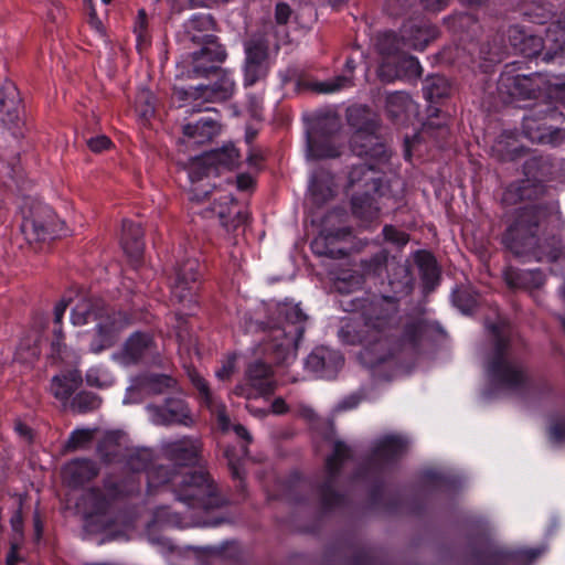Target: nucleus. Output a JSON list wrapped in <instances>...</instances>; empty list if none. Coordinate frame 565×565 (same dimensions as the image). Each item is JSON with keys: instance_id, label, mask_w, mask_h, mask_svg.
I'll return each instance as SVG.
<instances>
[{"instance_id": "obj_46", "label": "nucleus", "mask_w": 565, "mask_h": 565, "mask_svg": "<svg viewBox=\"0 0 565 565\" xmlns=\"http://www.w3.org/2000/svg\"><path fill=\"white\" fill-rule=\"evenodd\" d=\"M100 399L93 393L81 392L71 402V408L77 413H87L97 409Z\"/></svg>"}, {"instance_id": "obj_10", "label": "nucleus", "mask_w": 565, "mask_h": 565, "mask_svg": "<svg viewBox=\"0 0 565 565\" xmlns=\"http://www.w3.org/2000/svg\"><path fill=\"white\" fill-rule=\"evenodd\" d=\"M339 120L335 117L319 120L307 137L308 159H329L340 156V147L331 141V136L338 131Z\"/></svg>"}, {"instance_id": "obj_60", "label": "nucleus", "mask_w": 565, "mask_h": 565, "mask_svg": "<svg viewBox=\"0 0 565 565\" xmlns=\"http://www.w3.org/2000/svg\"><path fill=\"white\" fill-rule=\"evenodd\" d=\"M291 14V9L286 3H278L275 10V18L279 24H285Z\"/></svg>"}, {"instance_id": "obj_47", "label": "nucleus", "mask_w": 565, "mask_h": 565, "mask_svg": "<svg viewBox=\"0 0 565 565\" xmlns=\"http://www.w3.org/2000/svg\"><path fill=\"white\" fill-rule=\"evenodd\" d=\"M352 85V77L347 75H340L334 78L320 82L315 84L313 88L318 93L322 94H331L339 92L345 87H349Z\"/></svg>"}, {"instance_id": "obj_31", "label": "nucleus", "mask_w": 565, "mask_h": 565, "mask_svg": "<svg viewBox=\"0 0 565 565\" xmlns=\"http://www.w3.org/2000/svg\"><path fill=\"white\" fill-rule=\"evenodd\" d=\"M46 221L38 220L36 217H25L21 228L25 238L32 242H40L51 238L55 233L54 218L50 210L46 211Z\"/></svg>"}, {"instance_id": "obj_6", "label": "nucleus", "mask_w": 565, "mask_h": 565, "mask_svg": "<svg viewBox=\"0 0 565 565\" xmlns=\"http://www.w3.org/2000/svg\"><path fill=\"white\" fill-rule=\"evenodd\" d=\"M349 125L354 129L351 138V149L358 157H369L377 161L388 158L386 146L381 141L376 131V116L365 107H352L348 110Z\"/></svg>"}, {"instance_id": "obj_36", "label": "nucleus", "mask_w": 565, "mask_h": 565, "mask_svg": "<svg viewBox=\"0 0 565 565\" xmlns=\"http://www.w3.org/2000/svg\"><path fill=\"white\" fill-rule=\"evenodd\" d=\"M310 192L316 203L322 204L334 195L333 177L324 171H317L310 182Z\"/></svg>"}, {"instance_id": "obj_14", "label": "nucleus", "mask_w": 565, "mask_h": 565, "mask_svg": "<svg viewBox=\"0 0 565 565\" xmlns=\"http://www.w3.org/2000/svg\"><path fill=\"white\" fill-rule=\"evenodd\" d=\"M423 68L418 60L412 55L402 54L395 62L380 63L376 70L381 82L390 84L395 81H416L422 76Z\"/></svg>"}, {"instance_id": "obj_35", "label": "nucleus", "mask_w": 565, "mask_h": 565, "mask_svg": "<svg viewBox=\"0 0 565 565\" xmlns=\"http://www.w3.org/2000/svg\"><path fill=\"white\" fill-rule=\"evenodd\" d=\"M83 379L78 371H72L63 375H57L52 379L51 392L52 394L65 403L70 399L71 395L82 385Z\"/></svg>"}, {"instance_id": "obj_19", "label": "nucleus", "mask_w": 565, "mask_h": 565, "mask_svg": "<svg viewBox=\"0 0 565 565\" xmlns=\"http://www.w3.org/2000/svg\"><path fill=\"white\" fill-rule=\"evenodd\" d=\"M403 45L406 49L424 50L437 38V30L422 20H409L401 29Z\"/></svg>"}, {"instance_id": "obj_39", "label": "nucleus", "mask_w": 565, "mask_h": 565, "mask_svg": "<svg viewBox=\"0 0 565 565\" xmlns=\"http://www.w3.org/2000/svg\"><path fill=\"white\" fill-rule=\"evenodd\" d=\"M376 174L377 171L374 163L354 166L349 173V183L354 185L361 182L364 188L376 191L381 183Z\"/></svg>"}, {"instance_id": "obj_64", "label": "nucleus", "mask_w": 565, "mask_h": 565, "mask_svg": "<svg viewBox=\"0 0 565 565\" xmlns=\"http://www.w3.org/2000/svg\"><path fill=\"white\" fill-rule=\"evenodd\" d=\"M448 1L449 0H422L425 8L431 11L443 10L448 4Z\"/></svg>"}, {"instance_id": "obj_8", "label": "nucleus", "mask_w": 565, "mask_h": 565, "mask_svg": "<svg viewBox=\"0 0 565 565\" xmlns=\"http://www.w3.org/2000/svg\"><path fill=\"white\" fill-rule=\"evenodd\" d=\"M238 150L233 145L224 146L195 157L189 164V178L192 183L218 173L221 169H233L238 163Z\"/></svg>"}, {"instance_id": "obj_21", "label": "nucleus", "mask_w": 565, "mask_h": 565, "mask_svg": "<svg viewBox=\"0 0 565 565\" xmlns=\"http://www.w3.org/2000/svg\"><path fill=\"white\" fill-rule=\"evenodd\" d=\"M125 326L126 321L121 319L119 315L118 317H108L105 321H100L97 324L95 333L92 334V340L89 342L90 351L93 353H99L103 350L113 347L116 341L117 333Z\"/></svg>"}, {"instance_id": "obj_40", "label": "nucleus", "mask_w": 565, "mask_h": 565, "mask_svg": "<svg viewBox=\"0 0 565 565\" xmlns=\"http://www.w3.org/2000/svg\"><path fill=\"white\" fill-rule=\"evenodd\" d=\"M108 504L109 502L103 492L92 489L82 497L78 507L83 508L85 518L88 521L95 515L105 513Z\"/></svg>"}, {"instance_id": "obj_55", "label": "nucleus", "mask_w": 565, "mask_h": 565, "mask_svg": "<svg viewBox=\"0 0 565 565\" xmlns=\"http://www.w3.org/2000/svg\"><path fill=\"white\" fill-rule=\"evenodd\" d=\"M63 332L61 329L54 330V338L51 342L52 356L56 359H63L65 354L66 347L63 343Z\"/></svg>"}, {"instance_id": "obj_16", "label": "nucleus", "mask_w": 565, "mask_h": 565, "mask_svg": "<svg viewBox=\"0 0 565 565\" xmlns=\"http://www.w3.org/2000/svg\"><path fill=\"white\" fill-rule=\"evenodd\" d=\"M147 411L156 425L189 426L191 423L184 401L178 397L167 398L163 406L148 405Z\"/></svg>"}, {"instance_id": "obj_43", "label": "nucleus", "mask_w": 565, "mask_h": 565, "mask_svg": "<svg viewBox=\"0 0 565 565\" xmlns=\"http://www.w3.org/2000/svg\"><path fill=\"white\" fill-rule=\"evenodd\" d=\"M450 89L448 79L440 75L427 77L424 84V95L430 103L447 97Z\"/></svg>"}, {"instance_id": "obj_7", "label": "nucleus", "mask_w": 565, "mask_h": 565, "mask_svg": "<svg viewBox=\"0 0 565 565\" xmlns=\"http://www.w3.org/2000/svg\"><path fill=\"white\" fill-rule=\"evenodd\" d=\"M494 349L488 363V373L493 382L508 388H516L525 383L526 374L519 362L509 352L508 340L501 337L497 328Z\"/></svg>"}, {"instance_id": "obj_15", "label": "nucleus", "mask_w": 565, "mask_h": 565, "mask_svg": "<svg viewBox=\"0 0 565 565\" xmlns=\"http://www.w3.org/2000/svg\"><path fill=\"white\" fill-rule=\"evenodd\" d=\"M350 448L342 441H334L333 452L327 458V480L321 487L322 502L326 507H333L340 502V497L332 490L333 481L338 476L342 462L350 457Z\"/></svg>"}, {"instance_id": "obj_58", "label": "nucleus", "mask_w": 565, "mask_h": 565, "mask_svg": "<svg viewBox=\"0 0 565 565\" xmlns=\"http://www.w3.org/2000/svg\"><path fill=\"white\" fill-rule=\"evenodd\" d=\"M235 372V356H231L227 361L215 372V375L221 381H227Z\"/></svg>"}, {"instance_id": "obj_25", "label": "nucleus", "mask_w": 565, "mask_h": 565, "mask_svg": "<svg viewBox=\"0 0 565 565\" xmlns=\"http://www.w3.org/2000/svg\"><path fill=\"white\" fill-rule=\"evenodd\" d=\"M373 46L380 57L379 64L395 62L406 50V46L403 45V34L401 33V38H398L396 33L391 31L376 34Z\"/></svg>"}, {"instance_id": "obj_62", "label": "nucleus", "mask_w": 565, "mask_h": 565, "mask_svg": "<svg viewBox=\"0 0 565 565\" xmlns=\"http://www.w3.org/2000/svg\"><path fill=\"white\" fill-rule=\"evenodd\" d=\"M210 57H211V55H206L205 58L203 60V62L207 66L212 64L213 67H211V68H209L207 71H204V72L196 71L193 61L191 62L192 63V67H193V73L196 76H209L210 74H212L213 72H215V71H217L220 68L217 66V64L222 63L223 61H210Z\"/></svg>"}, {"instance_id": "obj_20", "label": "nucleus", "mask_w": 565, "mask_h": 565, "mask_svg": "<svg viewBox=\"0 0 565 565\" xmlns=\"http://www.w3.org/2000/svg\"><path fill=\"white\" fill-rule=\"evenodd\" d=\"M156 353H158V351L152 335L143 332H135L125 342L119 359L124 364H132L145 356Z\"/></svg>"}, {"instance_id": "obj_34", "label": "nucleus", "mask_w": 565, "mask_h": 565, "mask_svg": "<svg viewBox=\"0 0 565 565\" xmlns=\"http://www.w3.org/2000/svg\"><path fill=\"white\" fill-rule=\"evenodd\" d=\"M212 74L216 75V81L213 84L203 85L207 100H225L230 98L235 90V82L231 74L222 68Z\"/></svg>"}, {"instance_id": "obj_33", "label": "nucleus", "mask_w": 565, "mask_h": 565, "mask_svg": "<svg viewBox=\"0 0 565 565\" xmlns=\"http://www.w3.org/2000/svg\"><path fill=\"white\" fill-rule=\"evenodd\" d=\"M386 111L393 120L404 122L416 113V105L407 93L394 92L386 97Z\"/></svg>"}, {"instance_id": "obj_9", "label": "nucleus", "mask_w": 565, "mask_h": 565, "mask_svg": "<svg viewBox=\"0 0 565 565\" xmlns=\"http://www.w3.org/2000/svg\"><path fill=\"white\" fill-rule=\"evenodd\" d=\"M277 382L270 365L254 361L245 370L244 380L234 388V394L245 398L270 395L275 392Z\"/></svg>"}, {"instance_id": "obj_41", "label": "nucleus", "mask_w": 565, "mask_h": 565, "mask_svg": "<svg viewBox=\"0 0 565 565\" xmlns=\"http://www.w3.org/2000/svg\"><path fill=\"white\" fill-rule=\"evenodd\" d=\"M103 303L99 300L93 301L92 299L83 298L78 300L75 307L72 309L71 320L74 326H83L88 322L90 317H102L99 311Z\"/></svg>"}, {"instance_id": "obj_13", "label": "nucleus", "mask_w": 565, "mask_h": 565, "mask_svg": "<svg viewBox=\"0 0 565 565\" xmlns=\"http://www.w3.org/2000/svg\"><path fill=\"white\" fill-rule=\"evenodd\" d=\"M199 262L188 258L175 268L174 281L171 286L172 298L191 308L195 306V291L199 280Z\"/></svg>"}, {"instance_id": "obj_57", "label": "nucleus", "mask_w": 565, "mask_h": 565, "mask_svg": "<svg viewBox=\"0 0 565 565\" xmlns=\"http://www.w3.org/2000/svg\"><path fill=\"white\" fill-rule=\"evenodd\" d=\"M111 145V141L105 135L92 137L87 140V146L93 152H102Z\"/></svg>"}, {"instance_id": "obj_18", "label": "nucleus", "mask_w": 565, "mask_h": 565, "mask_svg": "<svg viewBox=\"0 0 565 565\" xmlns=\"http://www.w3.org/2000/svg\"><path fill=\"white\" fill-rule=\"evenodd\" d=\"M342 365V355L324 347L316 348L306 359V367L322 377L333 376Z\"/></svg>"}, {"instance_id": "obj_42", "label": "nucleus", "mask_w": 565, "mask_h": 565, "mask_svg": "<svg viewBox=\"0 0 565 565\" xmlns=\"http://www.w3.org/2000/svg\"><path fill=\"white\" fill-rule=\"evenodd\" d=\"M508 284L512 287L537 289L545 282V276L540 269L523 270L507 275Z\"/></svg>"}, {"instance_id": "obj_38", "label": "nucleus", "mask_w": 565, "mask_h": 565, "mask_svg": "<svg viewBox=\"0 0 565 565\" xmlns=\"http://www.w3.org/2000/svg\"><path fill=\"white\" fill-rule=\"evenodd\" d=\"M19 119L15 87L10 85L0 89V121L14 124Z\"/></svg>"}, {"instance_id": "obj_52", "label": "nucleus", "mask_w": 565, "mask_h": 565, "mask_svg": "<svg viewBox=\"0 0 565 565\" xmlns=\"http://www.w3.org/2000/svg\"><path fill=\"white\" fill-rule=\"evenodd\" d=\"M383 234L386 241L397 246H404L409 241V237L405 232L398 231L397 228L391 225L384 226Z\"/></svg>"}, {"instance_id": "obj_3", "label": "nucleus", "mask_w": 565, "mask_h": 565, "mask_svg": "<svg viewBox=\"0 0 565 565\" xmlns=\"http://www.w3.org/2000/svg\"><path fill=\"white\" fill-rule=\"evenodd\" d=\"M285 318L282 326L269 330L263 342V352L275 363L288 365L296 359L307 317L298 306H292L286 309Z\"/></svg>"}, {"instance_id": "obj_23", "label": "nucleus", "mask_w": 565, "mask_h": 565, "mask_svg": "<svg viewBox=\"0 0 565 565\" xmlns=\"http://www.w3.org/2000/svg\"><path fill=\"white\" fill-rule=\"evenodd\" d=\"M508 39L514 50L525 57L539 56L544 46L543 40L540 36L527 33L519 25L509 28Z\"/></svg>"}, {"instance_id": "obj_1", "label": "nucleus", "mask_w": 565, "mask_h": 565, "mask_svg": "<svg viewBox=\"0 0 565 565\" xmlns=\"http://www.w3.org/2000/svg\"><path fill=\"white\" fill-rule=\"evenodd\" d=\"M394 324V309L385 307L384 301H376L361 317L347 320L338 337L344 344L360 345L359 360L374 367L416 352L430 331L426 320L413 319L397 338L392 334Z\"/></svg>"}, {"instance_id": "obj_2", "label": "nucleus", "mask_w": 565, "mask_h": 565, "mask_svg": "<svg viewBox=\"0 0 565 565\" xmlns=\"http://www.w3.org/2000/svg\"><path fill=\"white\" fill-rule=\"evenodd\" d=\"M551 211L545 205L520 210L515 222L507 230L503 242L516 256L532 255L536 260H556L562 254V242L556 235L544 236L541 227Z\"/></svg>"}, {"instance_id": "obj_45", "label": "nucleus", "mask_w": 565, "mask_h": 565, "mask_svg": "<svg viewBox=\"0 0 565 565\" xmlns=\"http://www.w3.org/2000/svg\"><path fill=\"white\" fill-rule=\"evenodd\" d=\"M146 388L152 394H163L177 387V381L164 374H154L146 379Z\"/></svg>"}, {"instance_id": "obj_32", "label": "nucleus", "mask_w": 565, "mask_h": 565, "mask_svg": "<svg viewBox=\"0 0 565 565\" xmlns=\"http://www.w3.org/2000/svg\"><path fill=\"white\" fill-rule=\"evenodd\" d=\"M523 130L530 140L537 143L557 145L564 140L561 129L541 126L533 117L524 118Z\"/></svg>"}, {"instance_id": "obj_12", "label": "nucleus", "mask_w": 565, "mask_h": 565, "mask_svg": "<svg viewBox=\"0 0 565 565\" xmlns=\"http://www.w3.org/2000/svg\"><path fill=\"white\" fill-rule=\"evenodd\" d=\"M244 49V85L252 86L268 74V44L263 38H252L245 42Z\"/></svg>"}, {"instance_id": "obj_48", "label": "nucleus", "mask_w": 565, "mask_h": 565, "mask_svg": "<svg viewBox=\"0 0 565 565\" xmlns=\"http://www.w3.org/2000/svg\"><path fill=\"white\" fill-rule=\"evenodd\" d=\"M86 383L98 388L108 387L113 383L109 372L99 366L90 367L86 373Z\"/></svg>"}, {"instance_id": "obj_63", "label": "nucleus", "mask_w": 565, "mask_h": 565, "mask_svg": "<svg viewBox=\"0 0 565 565\" xmlns=\"http://www.w3.org/2000/svg\"><path fill=\"white\" fill-rule=\"evenodd\" d=\"M551 438L554 441H562L565 439V423H557L551 427Z\"/></svg>"}, {"instance_id": "obj_37", "label": "nucleus", "mask_w": 565, "mask_h": 565, "mask_svg": "<svg viewBox=\"0 0 565 565\" xmlns=\"http://www.w3.org/2000/svg\"><path fill=\"white\" fill-rule=\"evenodd\" d=\"M406 448V443L402 437L395 435L384 436L377 440L373 457L374 460L388 461L401 455Z\"/></svg>"}, {"instance_id": "obj_61", "label": "nucleus", "mask_w": 565, "mask_h": 565, "mask_svg": "<svg viewBox=\"0 0 565 565\" xmlns=\"http://www.w3.org/2000/svg\"><path fill=\"white\" fill-rule=\"evenodd\" d=\"M541 555L539 550H524L518 553V561L523 564H530Z\"/></svg>"}, {"instance_id": "obj_24", "label": "nucleus", "mask_w": 565, "mask_h": 565, "mask_svg": "<svg viewBox=\"0 0 565 565\" xmlns=\"http://www.w3.org/2000/svg\"><path fill=\"white\" fill-rule=\"evenodd\" d=\"M168 457L178 465H192L198 461L201 443L198 439L184 437L180 440L169 443L164 447Z\"/></svg>"}, {"instance_id": "obj_29", "label": "nucleus", "mask_w": 565, "mask_h": 565, "mask_svg": "<svg viewBox=\"0 0 565 565\" xmlns=\"http://www.w3.org/2000/svg\"><path fill=\"white\" fill-rule=\"evenodd\" d=\"M98 473L96 465L88 459H76L63 468L64 480L73 487L89 481Z\"/></svg>"}, {"instance_id": "obj_4", "label": "nucleus", "mask_w": 565, "mask_h": 565, "mask_svg": "<svg viewBox=\"0 0 565 565\" xmlns=\"http://www.w3.org/2000/svg\"><path fill=\"white\" fill-rule=\"evenodd\" d=\"M214 30L215 21L211 14H194L183 24L181 40L201 46L199 51L191 54L195 70L199 72L213 67L212 64L207 66L203 62L206 55H211L210 61H225L227 56L225 47L213 34Z\"/></svg>"}, {"instance_id": "obj_5", "label": "nucleus", "mask_w": 565, "mask_h": 565, "mask_svg": "<svg viewBox=\"0 0 565 565\" xmlns=\"http://www.w3.org/2000/svg\"><path fill=\"white\" fill-rule=\"evenodd\" d=\"M167 475L168 470L164 467L147 471V478L153 484L172 482L180 486L178 499L189 507L209 509L214 505L215 487L205 472H192L183 476L181 480L177 475L171 478H167Z\"/></svg>"}, {"instance_id": "obj_17", "label": "nucleus", "mask_w": 565, "mask_h": 565, "mask_svg": "<svg viewBox=\"0 0 565 565\" xmlns=\"http://www.w3.org/2000/svg\"><path fill=\"white\" fill-rule=\"evenodd\" d=\"M212 212L216 214L226 232H233L236 236L244 232L247 214L238 206L232 195L221 196L218 202H214Z\"/></svg>"}, {"instance_id": "obj_22", "label": "nucleus", "mask_w": 565, "mask_h": 565, "mask_svg": "<svg viewBox=\"0 0 565 565\" xmlns=\"http://www.w3.org/2000/svg\"><path fill=\"white\" fill-rule=\"evenodd\" d=\"M351 232L348 228H339L335 232H321L312 242L311 249L318 256L329 258H341L344 250L338 243L349 237Z\"/></svg>"}, {"instance_id": "obj_27", "label": "nucleus", "mask_w": 565, "mask_h": 565, "mask_svg": "<svg viewBox=\"0 0 565 565\" xmlns=\"http://www.w3.org/2000/svg\"><path fill=\"white\" fill-rule=\"evenodd\" d=\"M173 102L178 103L179 108H185L186 114L207 110L203 104L209 102L203 85L195 87H175L172 95Z\"/></svg>"}, {"instance_id": "obj_54", "label": "nucleus", "mask_w": 565, "mask_h": 565, "mask_svg": "<svg viewBox=\"0 0 565 565\" xmlns=\"http://www.w3.org/2000/svg\"><path fill=\"white\" fill-rule=\"evenodd\" d=\"M190 376H191V380H192V383L194 384V386L198 388V391L204 397V401L207 404V406L212 407V395L209 390V385H207L206 381L195 372L191 373Z\"/></svg>"}, {"instance_id": "obj_53", "label": "nucleus", "mask_w": 565, "mask_h": 565, "mask_svg": "<svg viewBox=\"0 0 565 565\" xmlns=\"http://www.w3.org/2000/svg\"><path fill=\"white\" fill-rule=\"evenodd\" d=\"M412 0H385L384 10L392 17H398L411 7Z\"/></svg>"}, {"instance_id": "obj_49", "label": "nucleus", "mask_w": 565, "mask_h": 565, "mask_svg": "<svg viewBox=\"0 0 565 565\" xmlns=\"http://www.w3.org/2000/svg\"><path fill=\"white\" fill-rule=\"evenodd\" d=\"M136 108L139 115L148 119L154 114V96L149 89L139 90L136 99Z\"/></svg>"}, {"instance_id": "obj_50", "label": "nucleus", "mask_w": 565, "mask_h": 565, "mask_svg": "<svg viewBox=\"0 0 565 565\" xmlns=\"http://www.w3.org/2000/svg\"><path fill=\"white\" fill-rule=\"evenodd\" d=\"M455 303L463 313H470L478 305L477 296L470 290H459L456 292Z\"/></svg>"}, {"instance_id": "obj_51", "label": "nucleus", "mask_w": 565, "mask_h": 565, "mask_svg": "<svg viewBox=\"0 0 565 565\" xmlns=\"http://www.w3.org/2000/svg\"><path fill=\"white\" fill-rule=\"evenodd\" d=\"M93 433L89 429H77L73 431L67 440V448L75 450L84 447L92 440Z\"/></svg>"}, {"instance_id": "obj_26", "label": "nucleus", "mask_w": 565, "mask_h": 565, "mask_svg": "<svg viewBox=\"0 0 565 565\" xmlns=\"http://www.w3.org/2000/svg\"><path fill=\"white\" fill-rule=\"evenodd\" d=\"M546 188L541 182H534L529 179L508 186L503 193V202L515 204L519 201H531L544 195Z\"/></svg>"}, {"instance_id": "obj_11", "label": "nucleus", "mask_w": 565, "mask_h": 565, "mask_svg": "<svg viewBox=\"0 0 565 565\" xmlns=\"http://www.w3.org/2000/svg\"><path fill=\"white\" fill-rule=\"evenodd\" d=\"M544 85L540 73L530 75L514 74L513 65H507L499 78V90L512 98H535Z\"/></svg>"}, {"instance_id": "obj_28", "label": "nucleus", "mask_w": 565, "mask_h": 565, "mask_svg": "<svg viewBox=\"0 0 565 565\" xmlns=\"http://www.w3.org/2000/svg\"><path fill=\"white\" fill-rule=\"evenodd\" d=\"M143 232L139 224L131 221L122 222L121 246L132 260H139L143 254Z\"/></svg>"}, {"instance_id": "obj_30", "label": "nucleus", "mask_w": 565, "mask_h": 565, "mask_svg": "<svg viewBox=\"0 0 565 565\" xmlns=\"http://www.w3.org/2000/svg\"><path fill=\"white\" fill-rule=\"evenodd\" d=\"M220 124L213 118H201L194 124L183 126V135L193 143L203 145L220 132Z\"/></svg>"}, {"instance_id": "obj_56", "label": "nucleus", "mask_w": 565, "mask_h": 565, "mask_svg": "<svg viewBox=\"0 0 565 565\" xmlns=\"http://www.w3.org/2000/svg\"><path fill=\"white\" fill-rule=\"evenodd\" d=\"M546 38L550 41L556 42L557 46L561 49L565 44V29H563L558 23L552 24L547 29Z\"/></svg>"}, {"instance_id": "obj_44", "label": "nucleus", "mask_w": 565, "mask_h": 565, "mask_svg": "<svg viewBox=\"0 0 565 565\" xmlns=\"http://www.w3.org/2000/svg\"><path fill=\"white\" fill-rule=\"evenodd\" d=\"M416 264L419 268L423 280L427 285H435L439 277V270L435 258L426 252H418L416 254Z\"/></svg>"}, {"instance_id": "obj_59", "label": "nucleus", "mask_w": 565, "mask_h": 565, "mask_svg": "<svg viewBox=\"0 0 565 565\" xmlns=\"http://www.w3.org/2000/svg\"><path fill=\"white\" fill-rule=\"evenodd\" d=\"M147 26V15L145 10H139L137 15V21L135 24V33L137 34V38L139 41L145 40V31Z\"/></svg>"}]
</instances>
